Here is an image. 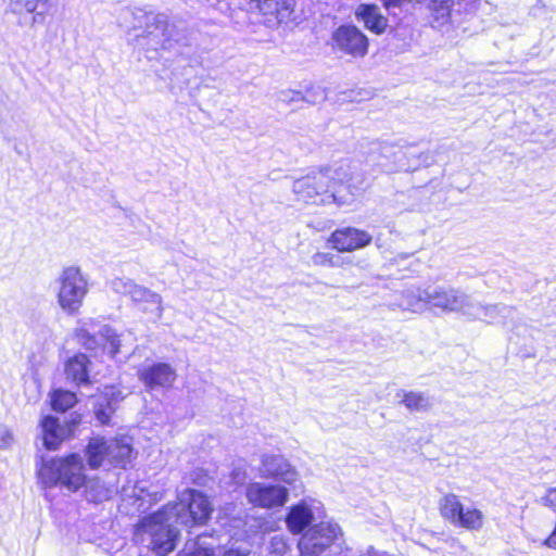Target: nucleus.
Listing matches in <instances>:
<instances>
[{"instance_id": "33", "label": "nucleus", "mask_w": 556, "mask_h": 556, "mask_svg": "<svg viewBox=\"0 0 556 556\" xmlns=\"http://www.w3.org/2000/svg\"><path fill=\"white\" fill-rule=\"evenodd\" d=\"M147 497H151V494L136 495L135 503H137V509L139 511H144L151 505V501L148 500Z\"/></svg>"}, {"instance_id": "10", "label": "nucleus", "mask_w": 556, "mask_h": 556, "mask_svg": "<svg viewBox=\"0 0 556 556\" xmlns=\"http://www.w3.org/2000/svg\"><path fill=\"white\" fill-rule=\"evenodd\" d=\"M52 468L55 471L56 480L68 490L77 491L85 484L83 458L78 454H71L67 457L53 460Z\"/></svg>"}, {"instance_id": "36", "label": "nucleus", "mask_w": 556, "mask_h": 556, "mask_svg": "<svg viewBox=\"0 0 556 556\" xmlns=\"http://www.w3.org/2000/svg\"><path fill=\"white\" fill-rule=\"evenodd\" d=\"M222 556H250L249 551H242L238 548H230L225 551Z\"/></svg>"}, {"instance_id": "6", "label": "nucleus", "mask_w": 556, "mask_h": 556, "mask_svg": "<svg viewBox=\"0 0 556 556\" xmlns=\"http://www.w3.org/2000/svg\"><path fill=\"white\" fill-rule=\"evenodd\" d=\"M341 533L337 523L320 522L309 528L299 541L301 556H321Z\"/></svg>"}, {"instance_id": "26", "label": "nucleus", "mask_w": 556, "mask_h": 556, "mask_svg": "<svg viewBox=\"0 0 556 556\" xmlns=\"http://www.w3.org/2000/svg\"><path fill=\"white\" fill-rule=\"evenodd\" d=\"M463 504L459 502V498L455 494H446L441 500L440 509L442 516L450 520L453 525L459 519V514L463 509Z\"/></svg>"}, {"instance_id": "31", "label": "nucleus", "mask_w": 556, "mask_h": 556, "mask_svg": "<svg viewBox=\"0 0 556 556\" xmlns=\"http://www.w3.org/2000/svg\"><path fill=\"white\" fill-rule=\"evenodd\" d=\"M135 282L128 278H115L111 282L112 289L121 294H130Z\"/></svg>"}, {"instance_id": "25", "label": "nucleus", "mask_w": 556, "mask_h": 556, "mask_svg": "<svg viewBox=\"0 0 556 556\" xmlns=\"http://www.w3.org/2000/svg\"><path fill=\"white\" fill-rule=\"evenodd\" d=\"M363 245H342V249H339L338 245H331L330 252L325 253H316L314 255V263L317 265L329 264L331 266H339L343 263L341 257L342 252H350L355 248H362Z\"/></svg>"}, {"instance_id": "29", "label": "nucleus", "mask_w": 556, "mask_h": 556, "mask_svg": "<svg viewBox=\"0 0 556 556\" xmlns=\"http://www.w3.org/2000/svg\"><path fill=\"white\" fill-rule=\"evenodd\" d=\"M180 556H213V549L204 546L199 538L197 541L187 542Z\"/></svg>"}, {"instance_id": "3", "label": "nucleus", "mask_w": 556, "mask_h": 556, "mask_svg": "<svg viewBox=\"0 0 556 556\" xmlns=\"http://www.w3.org/2000/svg\"><path fill=\"white\" fill-rule=\"evenodd\" d=\"M134 30L136 43L142 49L157 51L172 46L168 18L162 13L137 11L134 14Z\"/></svg>"}, {"instance_id": "39", "label": "nucleus", "mask_w": 556, "mask_h": 556, "mask_svg": "<svg viewBox=\"0 0 556 556\" xmlns=\"http://www.w3.org/2000/svg\"><path fill=\"white\" fill-rule=\"evenodd\" d=\"M41 4L46 10L50 8V0H37V5Z\"/></svg>"}, {"instance_id": "40", "label": "nucleus", "mask_w": 556, "mask_h": 556, "mask_svg": "<svg viewBox=\"0 0 556 556\" xmlns=\"http://www.w3.org/2000/svg\"><path fill=\"white\" fill-rule=\"evenodd\" d=\"M161 498H163V495H162V494H161L160 496H157V493H154V498H153V501H154V502H157V501H160Z\"/></svg>"}, {"instance_id": "38", "label": "nucleus", "mask_w": 556, "mask_h": 556, "mask_svg": "<svg viewBox=\"0 0 556 556\" xmlns=\"http://www.w3.org/2000/svg\"><path fill=\"white\" fill-rule=\"evenodd\" d=\"M387 8L401 7L405 0H381Z\"/></svg>"}, {"instance_id": "34", "label": "nucleus", "mask_w": 556, "mask_h": 556, "mask_svg": "<svg viewBox=\"0 0 556 556\" xmlns=\"http://www.w3.org/2000/svg\"><path fill=\"white\" fill-rule=\"evenodd\" d=\"M13 444V435L10 431L5 430L0 433V448L5 450Z\"/></svg>"}, {"instance_id": "7", "label": "nucleus", "mask_w": 556, "mask_h": 556, "mask_svg": "<svg viewBox=\"0 0 556 556\" xmlns=\"http://www.w3.org/2000/svg\"><path fill=\"white\" fill-rule=\"evenodd\" d=\"M87 294V281L79 268L70 266L60 277L59 303L63 309L76 312Z\"/></svg>"}, {"instance_id": "37", "label": "nucleus", "mask_w": 556, "mask_h": 556, "mask_svg": "<svg viewBox=\"0 0 556 556\" xmlns=\"http://www.w3.org/2000/svg\"><path fill=\"white\" fill-rule=\"evenodd\" d=\"M302 96L300 92L290 91V92H283L282 93V100L283 101H300L302 100Z\"/></svg>"}, {"instance_id": "27", "label": "nucleus", "mask_w": 556, "mask_h": 556, "mask_svg": "<svg viewBox=\"0 0 556 556\" xmlns=\"http://www.w3.org/2000/svg\"><path fill=\"white\" fill-rule=\"evenodd\" d=\"M456 527L466 528L468 530H479L483 526V514L477 508H463L459 519L454 523Z\"/></svg>"}, {"instance_id": "30", "label": "nucleus", "mask_w": 556, "mask_h": 556, "mask_svg": "<svg viewBox=\"0 0 556 556\" xmlns=\"http://www.w3.org/2000/svg\"><path fill=\"white\" fill-rule=\"evenodd\" d=\"M451 7L452 0H433L430 8L434 18L444 23L450 17Z\"/></svg>"}, {"instance_id": "9", "label": "nucleus", "mask_w": 556, "mask_h": 556, "mask_svg": "<svg viewBox=\"0 0 556 556\" xmlns=\"http://www.w3.org/2000/svg\"><path fill=\"white\" fill-rule=\"evenodd\" d=\"M321 503L309 498L301 500L292 505L286 516V525L292 534L302 533L309 527L319 516Z\"/></svg>"}, {"instance_id": "20", "label": "nucleus", "mask_w": 556, "mask_h": 556, "mask_svg": "<svg viewBox=\"0 0 556 556\" xmlns=\"http://www.w3.org/2000/svg\"><path fill=\"white\" fill-rule=\"evenodd\" d=\"M356 16L363 21L365 26L376 33L382 34L388 25V20L380 13L376 5L362 4L356 10Z\"/></svg>"}, {"instance_id": "1", "label": "nucleus", "mask_w": 556, "mask_h": 556, "mask_svg": "<svg viewBox=\"0 0 556 556\" xmlns=\"http://www.w3.org/2000/svg\"><path fill=\"white\" fill-rule=\"evenodd\" d=\"M213 511L210 500L200 491L185 490L177 503L143 517L136 527V540L157 556H167L176 547V526L204 525Z\"/></svg>"}, {"instance_id": "14", "label": "nucleus", "mask_w": 556, "mask_h": 556, "mask_svg": "<svg viewBox=\"0 0 556 556\" xmlns=\"http://www.w3.org/2000/svg\"><path fill=\"white\" fill-rule=\"evenodd\" d=\"M334 47L352 56H364L367 53L366 36L355 26H340L332 36Z\"/></svg>"}, {"instance_id": "32", "label": "nucleus", "mask_w": 556, "mask_h": 556, "mask_svg": "<svg viewBox=\"0 0 556 556\" xmlns=\"http://www.w3.org/2000/svg\"><path fill=\"white\" fill-rule=\"evenodd\" d=\"M542 502L545 506L556 511V488L549 489L545 496L542 497Z\"/></svg>"}, {"instance_id": "21", "label": "nucleus", "mask_w": 556, "mask_h": 556, "mask_svg": "<svg viewBox=\"0 0 556 556\" xmlns=\"http://www.w3.org/2000/svg\"><path fill=\"white\" fill-rule=\"evenodd\" d=\"M89 359L85 354H76L71 357L65 365V374L67 379L73 380L75 383H87Z\"/></svg>"}, {"instance_id": "11", "label": "nucleus", "mask_w": 556, "mask_h": 556, "mask_svg": "<svg viewBox=\"0 0 556 556\" xmlns=\"http://www.w3.org/2000/svg\"><path fill=\"white\" fill-rule=\"evenodd\" d=\"M139 380L147 391L167 390L174 384L177 374L167 363L146 364L138 370Z\"/></svg>"}, {"instance_id": "24", "label": "nucleus", "mask_w": 556, "mask_h": 556, "mask_svg": "<svg viewBox=\"0 0 556 556\" xmlns=\"http://www.w3.org/2000/svg\"><path fill=\"white\" fill-rule=\"evenodd\" d=\"M402 395L401 403L409 412H426L431 408L432 403L428 394L417 391H401L397 396Z\"/></svg>"}, {"instance_id": "5", "label": "nucleus", "mask_w": 556, "mask_h": 556, "mask_svg": "<svg viewBox=\"0 0 556 556\" xmlns=\"http://www.w3.org/2000/svg\"><path fill=\"white\" fill-rule=\"evenodd\" d=\"M76 336L87 350H96L99 341H101L103 343V350L106 351L112 358H117L119 355L124 358H128L134 352L136 342V338L131 331L116 333L109 326L102 327L99 338L90 334L84 327L77 329Z\"/></svg>"}, {"instance_id": "4", "label": "nucleus", "mask_w": 556, "mask_h": 556, "mask_svg": "<svg viewBox=\"0 0 556 556\" xmlns=\"http://www.w3.org/2000/svg\"><path fill=\"white\" fill-rule=\"evenodd\" d=\"M85 456L90 469H98L105 462L115 467L126 468L132 459L131 438L127 435L110 440L92 438L86 446Z\"/></svg>"}, {"instance_id": "19", "label": "nucleus", "mask_w": 556, "mask_h": 556, "mask_svg": "<svg viewBox=\"0 0 556 556\" xmlns=\"http://www.w3.org/2000/svg\"><path fill=\"white\" fill-rule=\"evenodd\" d=\"M42 441L48 450H56L65 439L66 429L61 426L59 419L47 416L41 422Z\"/></svg>"}, {"instance_id": "16", "label": "nucleus", "mask_w": 556, "mask_h": 556, "mask_svg": "<svg viewBox=\"0 0 556 556\" xmlns=\"http://www.w3.org/2000/svg\"><path fill=\"white\" fill-rule=\"evenodd\" d=\"M471 298L455 289L438 288L429 291V307L441 308L447 312H462L466 316V308Z\"/></svg>"}, {"instance_id": "13", "label": "nucleus", "mask_w": 556, "mask_h": 556, "mask_svg": "<svg viewBox=\"0 0 556 556\" xmlns=\"http://www.w3.org/2000/svg\"><path fill=\"white\" fill-rule=\"evenodd\" d=\"M370 161L386 174L406 172L409 169L405 152L400 147L392 143L384 142L379 144L372 152Z\"/></svg>"}, {"instance_id": "23", "label": "nucleus", "mask_w": 556, "mask_h": 556, "mask_svg": "<svg viewBox=\"0 0 556 556\" xmlns=\"http://www.w3.org/2000/svg\"><path fill=\"white\" fill-rule=\"evenodd\" d=\"M130 298L135 302H144L151 306L150 311L155 315L156 318H161L163 314L162 298L160 294L151 291L150 289L134 285Z\"/></svg>"}, {"instance_id": "12", "label": "nucleus", "mask_w": 556, "mask_h": 556, "mask_svg": "<svg viewBox=\"0 0 556 556\" xmlns=\"http://www.w3.org/2000/svg\"><path fill=\"white\" fill-rule=\"evenodd\" d=\"M261 476L296 488L299 472L282 455H264L260 467Z\"/></svg>"}, {"instance_id": "2", "label": "nucleus", "mask_w": 556, "mask_h": 556, "mask_svg": "<svg viewBox=\"0 0 556 556\" xmlns=\"http://www.w3.org/2000/svg\"><path fill=\"white\" fill-rule=\"evenodd\" d=\"M348 176L345 165L324 167L294 180L292 191L307 203H324L326 197L340 205L351 204L365 188L352 185Z\"/></svg>"}, {"instance_id": "8", "label": "nucleus", "mask_w": 556, "mask_h": 556, "mask_svg": "<svg viewBox=\"0 0 556 556\" xmlns=\"http://www.w3.org/2000/svg\"><path fill=\"white\" fill-rule=\"evenodd\" d=\"M245 496L253 506L270 509L283 506L289 498V491L279 484L252 482L247 486Z\"/></svg>"}, {"instance_id": "18", "label": "nucleus", "mask_w": 556, "mask_h": 556, "mask_svg": "<svg viewBox=\"0 0 556 556\" xmlns=\"http://www.w3.org/2000/svg\"><path fill=\"white\" fill-rule=\"evenodd\" d=\"M399 295L401 299L391 305L413 313H421L429 307V290L409 287Z\"/></svg>"}, {"instance_id": "15", "label": "nucleus", "mask_w": 556, "mask_h": 556, "mask_svg": "<svg viewBox=\"0 0 556 556\" xmlns=\"http://www.w3.org/2000/svg\"><path fill=\"white\" fill-rule=\"evenodd\" d=\"M515 313L511 306L505 304L482 305L472 299L466 308L468 318L482 320L486 324L507 325V319H513Z\"/></svg>"}, {"instance_id": "35", "label": "nucleus", "mask_w": 556, "mask_h": 556, "mask_svg": "<svg viewBox=\"0 0 556 556\" xmlns=\"http://www.w3.org/2000/svg\"><path fill=\"white\" fill-rule=\"evenodd\" d=\"M271 545L275 547V551L278 553H282L286 548L285 541L279 535H275L271 538Z\"/></svg>"}, {"instance_id": "22", "label": "nucleus", "mask_w": 556, "mask_h": 556, "mask_svg": "<svg viewBox=\"0 0 556 556\" xmlns=\"http://www.w3.org/2000/svg\"><path fill=\"white\" fill-rule=\"evenodd\" d=\"M372 236L354 227H343L333 231L328 243H370Z\"/></svg>"}, {"instance_id": "17", "label": "nucleus", "mask_w": 556, "mask_h": 556, "mask_svg": "<svg viewBox=\"0 0 556 556\" xmlns=\"http://www.w3.org/2000/svg\"><path fill=\"white\" fill-rule=\"evenodd\" d=\"M124 397L125 395L119 388L114 386L105 387L93 405L96 419L101 425H110L112 416Z\"/></svg>"}, {"instance_id": "28", "label": "nucleus", "mask_w": 556, "mask_h": 556, "mask_svg": "<svg viewBox=\"0 0 556 556\" xmlns=\"http://www.w3.org/2000/svg\"><path fill=\"white\" fill-rule=\"evenodd\" d=\"M77 402L76 394L67 390H55L51 394V406L54 410L65 412Z\"/></svg>"}]
</instances>
